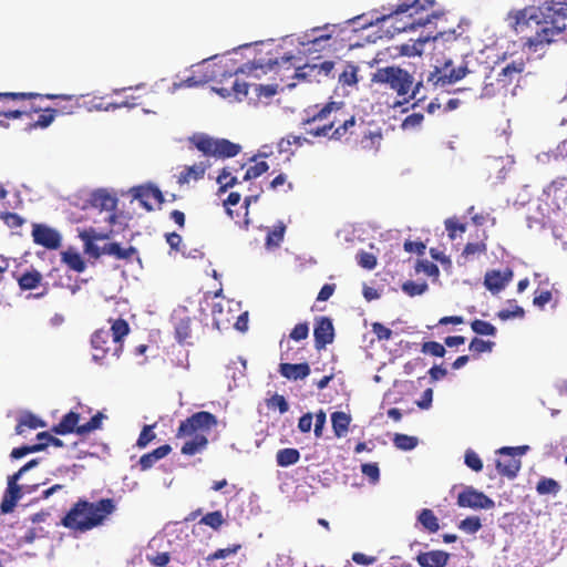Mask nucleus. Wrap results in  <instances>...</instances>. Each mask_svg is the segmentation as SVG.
I'll use <instances>...</instances> for the list:
<instances>
[{"instance_id":"nucleus-1","label":"nucleus","mask_w":567,"mask_h":567,"mask_svg":"<svg viewBox=\"0 0 567 567\" xmlns=\"http://www.w3.org/2000/svg\"><path fill=\"white\" fill-rule=\"evenodd\" d=\"M512 27L523 45L536 52L545 44L566 39L567 3L545 0L538 7L518 10Z\"/></svg>"},{"instance_id":"nucleus-2","label":"nucleus","mask_w":567,"mask_h":567,"mask_svg":"<svg viewBox=\"0 0 567 567\" xmlns=\"http://www.w3.org/2000/svg\"><path fill=\"white\" fill-rule=\"evenodd\" d=\"M300 125L307 135L341 142L348 141L349 136L353 134L357 120L353 115L344 116L342 103L329 102L302 118Z\"/></svg>"},{"instance_id":"nucleus-3","label":"nucleus","mask_w":567,"mask_h":567,"mask_svg":"<svg viewBox=\"0 0 567 567\" xmlns=\"http://www.w3.org/2000/svg\"><path fill=\"white\" fill-rule=\"evenodd\" d=\"M116 511L113 498H101L96 502L79 498L61 519V525L75 533H86L104 525Z\"/></svg>"},{"instance_id":"nucleus-4","label":"nucleus","mask_w":567,"mask_h":567,"mask_svg":"<svg viewBox=\"0 0 567 567\" xmlns=\"http://www.w3.org/2000/svg\"><path fill=\"white\" fill-rule=\"evenodd\" d=\"M217 423L216 415L207 411L196 412L182 421L176 437H189L181 449L182 454L192 456L203 452L208 445L207 434Z\"/></svg>"},{"instance_id":"nucleus-5","label":"nucleus","mask_w":567,"mask_h":567,"mask_svg":"<svg viewBox=\"0 0 567 567\" xmlns=\"http://www.w3.org/2000/svg\"><path fill=\"white\" fill-rule=\"evenodd\" d=\"M128 332L130 326L124 319L113 320L110 330H96L91 337L93 360L99 364H104L109 357L118 359L123 351V339Z\"/></svg>"},{"instance_id":"nucleus-6","label":"nucleus","mask_w":567,"mask_h":567,"mask_svg":"<svg viewBox=\"0 0 567 567\" xmlns=\"http://www.w3.org/2000/svg\"><path fill=\"white\" fill-rule=\"evenodd\" d=\"M371 81L374 84H379L384 89L395 92L398 96L402 97V101H398L394 105H402L409 103L411 100L422 99L417 97L420 89L422 87V81L414 83L413 75L400 66L390 65L379 68L372 74Z\"/></svg>"},{"instance_id":"nucleus-7","label":"nucleus","mask_w":567,"mask_h":567,"mask_svg":"<svg viewBox=\"0 0 567 567\" xmlns=\"http://www.w3.org/2000/svg\"><path fill=\"white\" fill-rule=\"evenodd\" d=\"M189 143L205 156H212L216 158L235 157L241 151V146L239 144L233 143L226 138H214L204 133H198L190 136Z\"/></svg>"},{"instance_id":"nucleus-8","label":"nucleus","mask_w":567,"mask_h":567,"mask_svg":"<svg viewBox=\"0 0 567 567\" xmlns=\"http://www.w3.org/2000/svg\"><path fill=\"white\" fill-rule=\"evenodd\" d=\"M48 99V100H64V101H73V96L64 95V94H39L33 92H0V115L7 118H20L22 116L31 117L33 113L40 112V107L31 106L29 110H11L4 105L7 100L18 101V100H33V99Z\"/></svg>"},{"instance_id":"nucleus-9","label":"nucleus","mask_w":567,"mask_h":567,"mask_svg":"<svg viewBox=\"0 0 567 567\" xmlns=\"http://www.w3.org/2000/svg\"><path fill=\"white\" fill-rule=\"evenodd\" d=\"M104 414L102 412H97L95 415L91 417L89 422L79 424L80 414L70 411L62 417V420L58 424L52 426L51 431L59 435H66L70 433H76L78 435H86L95 430L101 429Z\"/></svg>"},{"instance_id":"nucleus-10","label":"nucleus","mask_w":567,"mask_h":567,"mask_svg":"<svg viewBox=\"0 0 567 567\" xmlns=\"http://www.w3.org/2000/svg\"><path fill=\"white\" fill-rule=\"evenodd\" d=\"M237 72L238 70L228 72L223 65L204 60L193 68L192 74L183 81V84L188 87L199 86L208 82L217 81L219 78L231 76Z\"/></svg>"},{"instance_id":"nucleus-11","label":"nucleus","mask_w":567,"mask_h":567,"mask_svg":"<svg viewBox=\"0 0 567 567\" xmlns=\"http://www.w3.org/2000/svg\"><path fill=\"white\" fill-rule=\"evenodd\" d=\"M528 446L502 447L497 451L499 457L496 460V470L501 476L515 478L520 470L522 462L519 456L523 455Z\"/></svg>"},{"instance_id":"nucleus-12","label":"nucleus","mask_w":567,"mask_h":567,"mask_svg":"<svg viewBox=\"0 0 567 567\" xmlns=\"http://www.w3.org/2000/svg\"><path fill=\"white\" fill-rule=\"evenodd\" d=\"M466 65L455 68L452 61H446L442 68L435 66L426 78V82L432 84L433 87H445L446 85L453 84L468 73Z\"/></svg>"},{"instance_id":"nucleus-13","label":"nucleus","mask_w":567,"mask_h":567,"mask_svg":"<svg viewBox=\"0 0 567 567\" xmlns=\"http://www.w3.org/2000/svg\"><path fill=\"white\" fill-rule=\"evenodd\" d=\"M457 505L460 507H468L474 509H491L494 508L495 503L483 492H480L472 486H467L458 494Z\"/></svg>"},{"instance_id":"nucleus-14","label":"nucleus","mask_w":567,"mask_h":567,"mask_svg":"<svg viewBox=\"0 0 567 567\" xmlns=\"http://www.w3.org/2000/svg\"><path fill=\"white\" fill-rule=\"evenodd\" d=\"M33 241L47 249L55 250L61 247V235L58 230L44 224H34L32 226Z\"/></svg>"},{"instance_id":"nucleus-15","label":"nucleus","mask_w":567,"mask_h":567,"mask_svg":"<svg viewBox=\"0 0 567 567\" xmlns=\"http://www.w3.org/2000/svg\"><path fill=\"white\" fill-rule=\"evenodd\" d=\"M313 337L317 350H322L333 342L334 327L329 317L321 316L315 319Z\"/></svg>"},{"instance_id":"nucleus-16","label":"nucleus","mask_w":567,"mask_h":567,"mask_svg":"<svg viewBox=\"0 0 567 567\" xmlns=\"http://www.w3.org/2000/svg\"><path fill=\"white\" fill-rule=\"evenodd\" d=\"M131 194L133 195L134 199H137L141 206L144 207L147 212H152L154 209L152 200H154L158 205L164 203V195L161 192V189L156 186H135L131 189Z\"/></svg>"},{"instance_id":"nucleus-17","label":"nucleus","mask_w":567,"mask_h":567,"mask_svg":"<svg viewBox=\"0 0 567 567\" xmlns=\"http://www.w3.org/2000/svg\"><path fill=\"white\" fill-rule=\"evenodd\" d=\"M297 60V56L293 54H285L280 58H259L256 59L251 65L249 66V72L254 70H261L264 73L267 71L275 70L276 68L286 66L287 70L295 68L296 70L299 69V66H296L295 61Z\"/></svg>"},{"instance_id":"nucleus-18","label":"nucleus","mask_w":567,"mask_h":567,"mask_svg":"<svg viewBox=\"0 0 567 567\" xmlns=\"http://www.w3.org/2000/svg\"><path fill=\"white\" fill-rule=\"evenodd\" d=\"M513 276L514 272L511 268H506L504 271L489 270L484 276V286L493 295H497L512 281Z\"/></svg>"},{"instance_id":"nucleus-19","label":"nucleus","mask_w":567,"mask_h":567,"mask_svg":"<svg viewBox=\"0 0 567 567\" xmlns=\"http://www.w3.org/2000/svg\"><path fill=\"white\" fill-rule=\"evenodd\" d=\"M17 482L18 475L9 476L8 488L0 504V509L4 514L12 512L17 502L21 498V488Z\"/></svg>"},{"instance_id":"nucleus-20","label":"nucleus","mask_w":567,"mask_h":567,"mask_svg":"<svg viewBox=\"0 0 567 567\" xmlns=\"http://www.w3.org/2000/svg\"><path fill=\"white\" fill-rule=\"evenodd\" d=\"M525 70V63L520 61H513L507 64L497 75V83L503 87H508L514 81H517L519 75Z\"/></svg>"},{"instance_id":"nucleus-21","label":"nucleus","mask_w":567,"mask_h":567,"mask_svg":"<svg viewBox=\"0 0 567 567\" xmlns=\"http://www.w3.org/2000/svg\"><path fill=\"white\" fill-rule=\"evenodd\" d=\"M449 559L450 554L444 550H430L416 556V561L421 567H445Z\"/></svg>"},{"instance_id":"nucleus-22","label":"nucleus","mask_w":567,"mask_h":567,"mask_svg":"<svg viewBox=\"0 0 567 567\" xmlns=\"http://www.w3.org/2000/svg\"><path fill=\"white\" fill-rule=\"evenodd\" d=\"M90 204L92 207L101 212L105 210L112 213L116 209L117 198L105 189H99L92 193Z\"/></svg>"},{"instance_id":"nucleus-23","label":"nucleus","mask_w":567,"mask_h":567,"mask_svg":"<svg viewBox=\"0 0 567 567\" xmlns=\"http://www.w3.org/2000/svg\"><path fill=\"white\" fill-rule=\"evenodd\" d=\"M279 373L288 380H303L310 374V367L303 363H280Z\"/></svg>"},{"instance_id":"nucleus-24","label":"nucleus","mask_w":567,"mask_h":567,"mask_svg":"<svg viewBox=\"0 0 567 567\" xmlns=\"http://www.w3.org/2000/svg\"><path fill=\"white\" fill-rule=\"evenodd\" d=\"M209 166L210 163L208 161L200 162L190 166H185V168L179 173L177 177L178 184H188L192 181L197 182L202 179Z\"/></svg>"},{"instance_id":"nucleus-25","label":"nucleus","mask_w":567,"mask_h":567,"mask_svg":"<svg viewBox=\"0 0 567 567\" xmlns=\"http://www.w3.org/2000/svg\"><path fill=\"white\" fill-rule=\"evenodd\" d=\"M171 452V445H161L152 452L142 455L138 461V466L142 471H147L152 468L156 462L167 456Z\"/></svg>"},{"instance_id":"nucleus-26","label":"nucleus","mask_w":567,"mask_h":567,"mask_svg":"<svg viewBox=\"0 0 567 567\" xmlns=\"http://www.w3.org/2000/svg\"><path fill=\"white\" fill-rule=\"evenodd\" d=\"M434 4V0H400L396 4L395 9L388 16V18L392 16H398L408 12L409 10H413V13H419L420 11H424L431 8Z\"/></svg>"},{"instance_id":"nucleus-27","label":"nucleus","mask_w":567,"mask_h":567,"mask_svg":"<svg viewBox=\"0 0 567 567\" xmlns=\"http://www.w3.org/2000/svg\"><path fill=\"white\" fill-rule=\"evenodd\" d=\"M351 421V415L346 412L337 411L331 413V423L334 436L338 439L346 436Z\"/></svg>"},{"instance_id":"nucleus-28","label":"nucleus","mask_w":567,"mask_h":567,"mask_svg":"<svg viewBox=\"0 0 567 567\" xmlns=\"http://www.w3.org/2000/svg\"><path fill=\"white\" fill-rule=\"evenodd\" d=\"M175 319V338L179 343H190L192 338V319L188 316L174 317Z\"/></svg>"},{"instance_id":"nucleus-29","label":"nucleus","mask_w":567,"mask_h":567,"mask_svg":"<svg viewBox=\"0 0 567 567\" xmlns=\"http://www.w3.org/2000/svg\"><path fill=\"white\" fill-rule=\"evenodd\" d=\"M103 252L114 256L116 259L128 260L136 254V249L133 246L123 248L120 243L114 241L105 244Z\"/></svg>"},{"instance_id":"nucleus-30","label":"nucleus","mask_w":567,"mask_h":567,"mask_svg":"<svg viewBox=\"0 0 567 567\" xmlns=\"http://www.w3.org/2000/svg\"><path fill=\"white\" fill-rule=\"evenodd\" d=\"M42 275L37 269H31L18 278L19 287L22 290L35 289L42 281Z\"/></svg>"},{"instance_id":"nucleus-31","label":"nucleus","mask_w":567,"mask_h":567,"mask_svg":"<svg viewBox=\"0 0 567 567\" xmlns=\"http://www.w3.org/2000/svg\"><path fill=\"white\" fill-rule=\"evenodd\" d=\"M300 460V452L293 447L281 449L276 454V462L281 467H287L298 463Z\"/></svg>"},{"instance_id":"nucleus-32","label":"nucleus","mask_w":567,"mask_h":567,"mask_svg":"<svg viewBox=\"0 0 567 567\" xmlns=\"http://www.w3.org/2000/svg\"><path fill=\"white\" fill-rule=\"evenodd\" d=\"M40 111H43V113L38 117L37 121L29 124V130H35V128H47L51 125V123L54 121L55 116L59 115L58 109L52 107H40Z\"/></svg>"},{"instance_id":"nucleus-33","label":"nucleus","mask_w":567,"mask_h":567,"mask_svg":"<svg viewBox=\"0 0 567 567\" xmlns=\"http://www.w3.org/2000/svg\"><path fill=\"white\" fill-rule=\"evenodd\" d=\"M417 520L429 533H436L440 529L439 519L432 509L423 508Z\"/></svg>"},{"instance_id":"nucleus-34","label":"nucleus","mask_w":567,"mask_h":567,"mask_svg":"<svg viewBox=\"0 0 567 567\" xmlns=\"http://www.w3.org/2000/svg\"><path fill=\"white\" fill-rule=\"evenodd\" d=\"M43 426H45V423L43 421H41L39 417H37L32 413H27L25 415H23L20 419L19 423L17 424L16 433L22 434L24 432V427L35 430L38 427H43Z\"/></svg>"},{"instance_id":"nucleus-35","label":"nucleus","mask_w":567,"mask_h":567,"mask_svg":"<svg viewBox=\"0 0 567 567\" xmlns=\"http://www.w3.org/2000/svg\"><path fill=\"white\" fill-rule=\"evenodd\" d=\"M487 250L486 244L483 241L467 243L461 254L463 264L472 260L476 255L485 254Z\"/></svg>"},{"instance_id":"nucleus-36","label":"nucleus","mask_w":567,"mask_h":567,"mask_svg":"<svg viewBox=\"0 0 567 567\" xmlns=\"http://www.w3.org/2000/svg\"><path fill=\"white\" fill-rule=\"evenodd\" d=\"M225 522L223 513L220 511H214L204 515L198 524L209 526L214 530H219Z\"/></svg>"},{"instance_id":"nucleus-37","label":"nucleus","mask_w":567,"mask_h":567,"mask_svg":"<svg viewBox=\"0 0 567 567\" xmlns=\"http://www.w3.org/2000/svg\"><path fill=\"white\" fill-rule=\"evenodd\" d=\"M444 225L447 231V236L452 240H454L458 234H464L467 228L466 224L461 223L456 217L447 218L444 221Z\"/></svg>"},{"instance_id":"nucleus-38","label":"nucleus","mask_w":567,"mask_h":567,"mask_svg":"<svg viewBox=\"0 0 567 567\" xmlns=\"http://www.w3.org/2000/svg\"><path fill=\"white\" fill-rule=\"evenodd\" d=\"M286 227L282 223H279L274 229L269 230L266 237V246L278 247L284 240Z\"/></svg>"},{"instance_id":"nucleus-39","label":"nucleus","mask_w":567,"mask_h":567,"mask_svg":"<svg viewBox=\"0 0 567 567\" xmlns=\"http://www.w3.org/2000/svg\"><path fill=\"white\" fill-rule=\"evenodd\" d=\"M358 66L353 64H347L342 72L339 74V83L342 85H354L358 82Z\"/></svg>"},{"instance_id":"nucleus-40","label":"nucleus","mask_w":567,"mask_h":567,"mask_svg":"<svg viewBox=\"0 0 567 567\" xmlns=\"http://www.w3.org/2000/svg\"><path fill=\"white\" fill-rule=\"evenodd\" d=\"M472 330L480 336H496L497 329L491 322L475 319L471 322Z\"/></svg>"},{"instance_id":"nucleus-41","label":"nucleus","mask_w":567,"mask_h":567,"mask_svg":"<svg viewBox=\"0 0 567 567\" xmlns=\"http://www.w3.org/2000/svg\"><path fill=\"white\" fill-rule=\"evenodd\" d=\"M393 444L399 450L411 451L417 445V439L415 436L398 433L393 437Z\"/></svg>"},{"instance_id":"nucleus-42","label":"nucleus","mask_w":567,"mask_h":567,"mask_svg":"<svg viewBox=\"0 0 567 567\" xmlns=\"http://www.w3.org/2000/svg\"><path fill=\"white\" fill-rule=\"evenodd\" d=\"M559 484L553 478L543 477L536 485V491L540 495L557 494L559 492Z\"/></svg>"},{"instance_id":"nucleus-43","label":"nucleus","mask_w":567,"mask_h":567,"mask_svg":"<svg viewBox=\"0 0 567 567\" xmlns=\"http://www.w3.org/2000/svg\"><path fill=\"white\" fill-rule=\"evenodd\" d=\"M494 347H495L494 341L483 340L480 338H473L472 341L470 342L468 349L475 355H480L481 353H484V352H491Z\"/></svg>"},{"instance_id":"nucleus-44","label":"nucleus","mask_w":567,"mask_h":567,"mask_svg":"<svg viewBox=\"0 0 567 567\" xmlns=\"http://www.w3.org/2000/svg\"><path fill=\"white\" fill-rule=\"evenodd\" d=\"M63 260L71 269L78 272H82L85 269V262L79 252H64Z\"/></svg>"},{"instance_id":"nucleus-45","label":"nucleus","mask_w":567,"mask_h":567,"mask_svg":"<svg viewBox=\"0 0 567 567\" xmlns=\"http://www.w3.org/2000/svg\"><path fill=\"white\" fill-rule=\"evenodd\" d=\"M48 446V443H38L33 445H24L12 450L10 456L12 458H21L27 454L43 451Z\"/></svg>"},{"instance_id":"nucleus-46","label":"nucleus","mask_w":567,"mask_h":567,"mask_svg":"<svg viewBox=\"0 0 567 567\" xmlns=\"http://www.w3.org/2000/svg\"><path fill=\"white\" fill-rule=\"evenodd\" d=\"M429 286L425 281L415 282L412 280L405 281L402 285V290L410 297H415L424 293L427 290Z\"/></svg>"},{"instance_id":"nucleus-47","label":"nucleus","mask_w":567,"mask_h":567,"mask_svg":"<svg viewBox=\"0 0 567 567\" xmlns=\"http://www.w3.org/2000/svg\"><path fill=\"white\" fill-rule=\"evenodd\" d=\"M458 528L467 534H475L482 528V523L477 516H468L461 520Z\"/></svg>"},{"instance_id":"nucleus-48","label":"nucleus","mask_w":567,"mask_h":567,"mask_svg":"<svg viewBox=\"0 0 567 567\" xmlns=\"http://www.w3.org/2000/svg\"><path fill=\"white\" fill-rule=\"evenodd\" d=\"M421 351L425 354H431L433 357H444L446 350L443 344L437 341H426L422 344Z\"/></svg>"},{"instance_id":"nucleus-49","label":"nucleus","mask_w":567,"mask_h":567,"mask_svg":"<svg viewBox=\"0 0 567 567\" xmlns=\"http://www.w3.org/2000/svg\"><path fill=\"white\" fill-rule=\"evenodd\" d=\"M217 182L220 185L219 192H226L228 188H231L236 185L237 178L231 176L230 172L227 168H223L219 175L217 176Z\"/></svg>"},{"instance_id":"nucleus-50","label":"nucleus","mask_w":567,"mask_h":567,"mask_svg":"<svg viewBox=\"0 0 567 567\" xmlns=\"http://www.w3.org/2000/svg\"><path fill=\"white\" fill-rule=\"evenodd\" d=\"M154 426H155L154 424L153 425H144V427L142 429V431L138 435V439L136 441V445L140 449L146 447L153 440H155L156 435L153 432Z\"/></svg>"},{"instance_id":"nucleus-51","label":"nucleus","mask_w":567,"mask_h":567,"mask_svg":"<svg viewBox=\"0 0 567 567\" xmlns=\"http://www.w3.org/2000/svg\"><path fill=\"white\" fill-rule=\"evenodd\" d=\"M252 91H254L255 95L258 97L264 96L266 99H270L277 94L278 85L277 84L262 85V84L255 83V84H252Z\"/></svg>"},{"instance_id":"nucleus-52","label":"nucleus","mask_w":567,"mask_h":567,"mask_svg":"<svg viewBox=\"0 0 567 567\" xmlns=\"http://www.w3.org/2000/svg\"><path fill=\"white\" fill-rule=\"evenodd\" d=\"M268 169H269V165L266 162H264V161L257 162L255 165L250 166L246 171V173L244 175V181L257 178L260 175H262L264 173H266Z\"/></svg>"},{"instance_id":"nucleus-53","label":"nucleus","mask_w":567,"mask_h":567,"mask_svg":"<svg viewBox=\"0 0 567 567\" xmlns=\"http://www.w3.org/2000/svg\"><path fill=\"white\" fill-rule=\"evenodd\" d=\"M309 336V324L308 322L297 323L293 329L289 333V338L293 341H302L307 339Z\"/></svg>"},{"instance_id":"nucleus-54","label":"nucleus","mask_w":567,"mask_h":567,"mask_svg":"<svg viewBox=\"0 0 567 567\" xmlns=\"http://www.w3.org/2000/svg\"><path fill=\"white\" fill-rule=\"evenodd\" d=\"M357 259L358 264L364 269L372 270L377 266V257L371 252L360 251Z\"/></svg>"},{"instance_id":"nucleus-55","label":"nucleus","mask_w":567,"mask_h":567,"mask_svg":"<svg viewBox=\"0 0 567 567\" xmlns=\"http://www.w3.org/2000/svg\"><path fill=\"white\" fill-rule=\"evenodd\" d=\"M0 218L10 228L21 227L24 223L23 218L20 215H18L17 213H10V212L1 213Z\"/></svg>"},{"instance_id":"nucleus-56","label":"nucleus","mask_w":567,"mask_h":567,"mask_svg":"<svg viewBox=\"0 0 567 567\" xmlns=\"http://www.w3.org/2000/svg\"><path fill=\"white\" fill-rule=\"evenodd\" d=\"M371 327L372 332L377 336L379 341H388L392 338V330L381 322H373Z\"/></svg>"},{"instance_id":"nucleus-57","label":"nucleus","mask_w":567,"mask_h":567,"mask_svg":"<svg viewBox=\"0 0 567 567\" xmlns=\"http://www.w3.org/2000/svg\"><path fill=\"white\" fill-rule=\"evenodd\" d=\"M361 472L371 481V483H377L380 480V470L377 463L362 464Z\"/></svg>"},{"instance_id":"nucleus-58","label":"nucleus","mask_w":567,"mask_h":567,"mask_svg":"<svg viewBox=\"0 0 567 567\" xmlns=\"http://www.w3.org/2000/svg\"><path fill=\"white\" fill-rule=\"evenodd\" d=\"M464 462L470 468H472L475 472H480L483 468L482 460L472 450L466 451Z\"/></svg>"},{"instance_id":"nucleus-59","label":"nucleus","mask_w":567,"mask_h":567,"mask_svg":"<svg viewBox=\"0 0 567 567\" xmlns=\"http://www.w3.org/2000/svg\"><path fill=\"white\" fill-rule=\"evenodd\" d=\"M231 90L237 100H241L248 95L249 90H252V84L247 82H241L236 79L233 83Z\"/></svg>"},{"instance_id":"nucleus-60","label":"nucleus","mask_w":567,"mask_h":567,"mask_svg":"<svg viewBox=\"0 0 567 567\" xmlns=\"http://www.w3.org/2000/svg\"><path fill=\"white\" fill-rule=\"evenodd\" d=\"M240 545H234L233 547L219 548L207 557V560L224 559L230 555L236 554L240 549Z\"/></svg>"},{"instance_id":"nucleus-61","label":"nucleus","mask_w":567,"mask_h":567,"mask_svg":"<svg viewBox=\"0 0 567 567\" xmlns=\"http://www.w3.org/2000/svg\"><path fill=\"white\" fill-rule=\"evenodd\" d=\"M334 62L333 61H323L319 64L311 65V71H317L318 74H323L327 78H334L333 74Z\"/></svg>"},{"instance_id":"nucleus-62","label":"nucleus","mask_w":567,"mask_h":567,"mask_svg":"<svg viewBox=\"0 0 567 567\" xmlns=\"http://www.w3.org/2000/svg\"><path fill=\"white\" fill-rule=\"evenodd\" d=\"M147 560L155 567H165L171 561V555L167 551L157 553L154 556H148Z\"/></svg>"},{"instance_id":"nucleus-63","label":"nucleus","mask_w":567,"mask_h":567,"mask_svg":"<svg viewBox=\"0 0 567 567\" xmlns=\"http://www.w3.org/2000/svg\"><path fill=\"white\" fill-rule=\"evenodd\" d=\"M315 417H316V422H315L313 433H315L316 437H321L322 433H323V427H324L326 421H327L326 412L323 410H319L316 413Z\"/></svg>"},{"instance_id":"nucleus-64","label":"nucleus","mask_w":567,"mask_h":567,"mask_svg":"<svg viewBox=\"0 0 567 567\" xmlns=\"http://www.w3.org/2000/svg\"><path fill=\"white\" fill-rule=\"evenodd\" d=\"M382 140V135L380 133L370 132L368 135H364L361 140V146L364 150L374 148L375 142L379 144Z\"/></svg>"}]
</instances>
